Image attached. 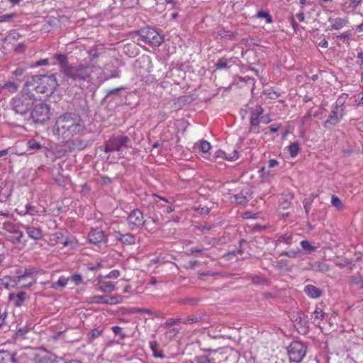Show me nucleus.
<instances>
[{"mask_svg":"<svg viewBox=\"0 0 363 363\" xmlns=\"http://www.w3.org/2000/svg\"><path fill=\"white\" fill-rule=\"evenodd\" d=\"M49 65V61L48 59H43V60H40L38 61H37L34 65V67H40V66H44V65Z\"/></svg>","mask_w":363,"mask_h":363,"instance_id":"obj_55","label":"nucleus"},{"mask_svg":"<svg viewBox=\"0 0 363 363\" xmlns=\"http://www.w3.org/2000/svg\"><path fill=\"white\" fill-rule=\"evenodd\" d=\"M138 35L142 40L155 47H159L164 41L163 36L150 27L140 28L138 31Z\"/></svg>","mask_w":363,"mask_h":363,"instance_id":"obj_7","label":"nucleus"},{"mask_svg":"<svg viewBox=\"0 0 363 363\" xmlns=\"http://www.w3.org/2000/svg\"><path fill=\"white\" fill-rule=\"evenodd\" d=\"M258 18H264L267 23H272V17L268 11H259L257 13L256 16Z\"/></svg>","mask_w":363,"mask_h":363,"instance_id":"obj_29","label":"nucleus"},{"mask_svg":"<svg viewBox=\"0 0 363 363\" xmlns=\"http://www.w3.org/2000/svg\"><path fill=\"white\" fill-rule=\"evenodd\" d=\"M85 129L84 121L79 115L66 113L57 118L52 133L57 138L67 139V143L74 145L77 141L71 139L84 135Z\"/></svg>","mask_w":363,"mask_h":363,"instance_id":"obj_1","label":"nucleus"},{"mask_svg":"<svg viewBox=\"0 0 363 363\" xmlns=\"http://www.w3.org/2000/svg\"><path fill=\"white\" fill-rule=\"evenodd\" d=\"M355 103L357 106L363 105V92L358 94L355 96Z\"/></svg>","mask_w":363,"mask_h":363,"instance_id":"obj_54","label":"nucleus"},{"mask_svg":"<svg viewBox=\"0 0 363 363\" xmlns=\"http://www.w3.org/2000/svg\"><path fill=\"white\" fill-rule=\"evenodd\" d=\"M101 330H100L97 328L93 329L90 332V338L91 340L95 339V338L99 337L101 335Z\"/></svg>","mask_w":363,"mask_h":363,"instance_id":"obj_52","label":"nucleus"},{"mask_svg":"<svg viewBox=\"0 0 363 363\" xmlns=\"http://www.w3.org/2000/svg\"><path fill=\"white\" fill-rule=\"evenodd\" d=\"M339 106H336L330 113L328 118L324 123L325 128H328L329 125H336L340 119L338 117Z\"/></svg>","mask_w":363,"mask_h":363,"instance_id":"obj_18","label":"nucleus"},{"mask_svg":"<svg viewBox=\"0 0 363 363\" xmlns=\"http://www.w3.org/2000/svg\"><path fill=\"white\" fill-rule=\"evenodd\" d=\"M122 328L119 326H113L112 328V331L115 335H118L121 332Z\"/></svg>","mask_w":363,"mask_h":363,"instance_id":"obj_64","label":"nucleus"},{"mask_svg":"<svg viewBox=\"0 0 363 363\" xmlns=\"http://www.w3.org/2000/svg\"><path fill=\"white\" fill-rule=\"evenodd\" d=\"M2 89H5L8 90V91L11 94L16 93L18 89V84L14 82H6L2 86Z\"/></svg>","mask_w":363,"mask_h":363,"instance_id":"obj_25","label":"nucleus"},{"mask_svg":"<svg viewBox=\"0 0 363 363\" xmlns=\"http://www.w3.org/2000/svg\"><path fill=\"white\" fill-rule=\"evenodd\" d=\"M292 242V236L289 234H284L279 235L277 239V243H285L286 245H290Z\"/></svg>","mask_w":363,"mask_h":363,"instance_id":"obj_36","label":"nucleus"},{"mask_svg":"<svg viewBox=\"0 0 363 363\" xmlns=\"http://www.w3.org/2000/svg\"><path fill=\"white\" fill-rule=\"evenodd\" d=\"M4 228L11 234H13L14 230H17L15 225H13L12 223H5L4 225Z\"/></svg>","mask_w":363,"mask_h":363,"instance_id":"obj_50","label":"nucleus"},{"mask_svg":"<svg viewBox=\"0 0 363 363\" xmlns=\"http://www.w3.org/2000/svg\"><path fill=\"white\" fill-rule=\"evenodd\" d=\"M178 333H179V330H178V329H176V328H174V329L169 330L167 333V334L169 337H172V336L176 335Z\"/></svg>","mask_w":363,"mask_h":363,"instance_id":"obj_62","label":"nucleus"},{"mask_svg":"<svg viewBox=\"0 0 363 363\" xmlns=\"http://www.w3.org/2000/svg\"><path fill=\"white\" fill-rule=\"evenodd\" d=\"M180 323H182L181 318H170L167 320L165 324L168 326H171L172 325Z\"/></svg>","mask_w":363,"mask_h":363,"instance_id":"obj_53","label":"nucleus"},{"mask_svg":"<svg viewBox=\"0 0 363 363\" xmlns=\"http://www.w3.org/2000/svg\"><path fill=\"white\" fill-rule=\"evenodd\" d=\"M121 275V273L119 272V270L118 269H114V270H112L111 271L106 277H104L105 278H108V279H117L118 277H119Z\"/></svg>","mask_w":363,"mask_h":363,"instance_id":"obj_49","label":"nucleus"},{"mask_svg":"<svg viewBox=\"0 0 363 363\" xmlns=\"http://www.w3.org/2000/svg\"><path fill=\"white\" fill-rule=\"evenodd\" d=\"M331 204L338 211L342 210L344 207L342 201L335 195H333L331 197Z\"/></svg>","mask_w":363,"mask_h":363,"instance_id":"obj_30","label":"nucleus"},{"mask_svg":"<svg viewBox=\"0 0 363 363\" xmlns=\"http://www.w3.org/2000/svg\"><path fill=\"white\" fill-rule=\"evenodd\" d=\"M71 280H72L76 285H79L82 282V277L80 274H74L70 277Z\"/></svg>","mask_w":363,"mask_h":363,"instance_id":"obj_51","label":"nucleus"},{"mask_svg":"<svg viewBox=\"0 0 363 363\" xmlns=\"http://www.w3.org/2000/svg\"><path fill=\"white\" fill-rule=\"evenodd\" d=\"M105 240V234L101 230L93 229L89 234V240L91 243L98 244L104 241Z\"/></svg>","mask_w":363,"mask_h":363,"instance_id":"obj_14","label":"nucleus"},{"mask_svg":"<svg viewBox=\"0 0 363 363\" xmlns=\"http://www.w3.org/2000/svg\"><path fill=\"white\" fill-rule=\"evenodd\" d=\"M26 86L24 84L21 93L11 100V108L16 113L21 115H24L30 110L34 103L37 101V97L32 93L30 89L28 88V90H26Z\"/></svg>","mask_w":363,"mask_h":363,"instance_id":"obj_3","label":"nucleus"},{"mask_svg":"<svg viewBox=\"0 0 363 363\" xmlns=\"http://www.w3.org/2000/svg\"><path fill=\"white\" fill-rule=\"evenodd\" d=\"M26 232L28 237L34 240H39L43 237V232L38 228H35L33 226H27L26 227Z\"/></svg>","mask_w":363,"mask_h":363,"instance_id":"obj_20","label":"nucleus"},{"mask_svg":"<svg viewBox=\"0 0 363 363\" xmlns=\"http://www.w3.org/2000/svg\"><path fill=\"white\" fill-rule=\"evenodd\" d=\"M99 67L92 65L80 64L77 66L66 67L65 75L75 81H85L89 83L91 80V74Z\"/></svg>","mask_w":363,"mask_h":363,"instance_id":"obj_5","label":"nucleus"},{"mask_svg":"<svg viewBox=\"0 0 363 363\" xmlns=\"http://www.w3.org/2000/svg\"><path fill=\"white\" fill-rule=\"evenodd\" d=\"M282 255H285L290 257H296V255H297V252L292 250V251H289V252H283Z\"/></svg>","mask_w":363,"mask_h":363,"instance_id":"obj_61","label":"nucleus"},{"mask_svg":"<svg viewBox=\"0 0 363 363\" xmlns=\"http://www.w3.org/2000/svg\"><path fill=\"white\" fill-rule=\"evenodd\" d=\"M23 237V233L22 231H20L18 230H14L13 234H12L11 236H10L9 240H11L13 242H18L20 243L21 242V239Z\"/></svg>","mask_w":363,"mask_h":363,"instance_id":"obj_32","label":"nucleus"},{"mask_svg":"<svg viewBox=\"0 0 363 363\" xmlns=\"http://www.w3.org/2000/svg\"><path fill=\"white\" fill-rule=\"evenodd\" d=\"M291 26L293 27L294 30L295 32H296L298 29V23L295 21V19L294 17H291Z\"/></svg>","mask_w":363,"mask_h":363,"instance_id":"obj_59","label":"nucleus"},{"mask_svg":"<svg viewBox=\"0 0 363 363\" xmlns=\"http://www.w3.org/2000/svg\"><path fill=\"white\" fill-rule=\"evenodd\" d=\"M90 302L92 303H106L108 304V296H94L90 298Z\"/></svg>","mask_w":363,"mask_h":363,"instance_id":"obj_31","label":"nucleus"},{"mask_svg":"<svg viewBox=\"0 0 363 363\" xmlns=\"http://www.w3.org/2000/svg\"><path fill=\"white\" fill-rule=\"evenodd\" d=\"M306 354V347L299 341L292 342L288 347V354L291 362H301Z\"/></svg>","mask_w":363,"mask_h":363,"instance_id":"obj_8","label":"nucleus"},{"mask_svg":"<svg viewBox=\"0 0 363 363\" xmlns=\"http://www.w3.org/2000/svg\"><path fill=\"white\" fill-rule=\"evenodd\" d=\"M363 0H350V7L356 9L359 5L361 4Z\"/></svg>","mask_w":363,"mask_h":363,"instance_id":"obj_57","label":"nucleus"},{"mask_svg":"<svg viewBox=\"0 0 363 363\" xmlns=\"http://www.w3.org/2000/svg\"><path fill=\"white\" fill-rule=\"evenodd\" d=\"M36 272L33 269H26L23 274L15 278L5 277L0 279V286L4 285L6 288L17 287L26 288L32 286L36 282Z\"/></svg>","mask_w":363,"mask_h":363,"instance_id":"obj_4","label":"nucleus"},{"mask_svg":"<svg viewBox=\"0 0 363 363\" xmlns=\"http://www.w3.org/2000/svg\"><path fill=\"white\" fill-rule=\"evenodd\" d=\"M55 58L58 61L61 66V72L65 74V68L66 67H72L67 64V58L65 55L56 54Z\"/></svg>","mask_w":363,"mask_h":363,"instance_id":"obj_24","label":"nucleus"},{"mask_svg":"<svg viewBox=\"0 0 363 363\" xmlns=\"http://www.w3.org/2000/svg\"><path fill=\"white\" fill-rule=\"evenodd\" d=\"M288 150L291 157H295L300 151V144L298 142H294L288 147Z\"/></svg>","mask_w":363,"mask_h":363,"instance_id":"obj_26","label":"nucleus"},{"mask_svg":"<svg viewBox=\"0 0 363 363\" xmlns=\"http://www.w3.org/2000/svg\"><path fill=\"white\" fill-rule=\"evenodd\" d=\"M279 162L277 160L275 159H271L269 160V162H268V166L269 168H272L277 165H278Z\"/></svg>","mask_w":363,"mask_h":363,"instance_id":"obj_58","label":"nucleus"},{"mask_svg":"<svg viewBox=\"0 0 363 363\" xmlns=\"http://www.w3.org/2000/svg\"><path fill=\"white\" fill-rule=\"evenodd\" d=\"M50 106L40 102L33 106L30 112V119L35 124L44 125L50 120Z\"/></svg>","mask_w":363,"mask_h":363,"instance_id":"obj_6","label":"nucleus"},{"mask_svg":"<svg viewBox=\"0 0 363 363\" xmlns=\"http://www.w3.org/2000/svg\"><path fill=\"white\" fill-rule=\"evenodd\" d=\"M69 278L65 277H60L56 282L52 284V288L57 289L59 287L63 288L66 286L68 283Z\"/></svg>","mask_w":363,"mask_h":363,"instance_id":"obj_28","label":"nucleus"},{"mask_svg":"<svg viewBox=\"0 0 363 363\" xmlns=\"http://www.w3.org/2000/svg\"><path fill=\"white\" fill-rule=\"evenodd\" d=\"M263 113V108L261 106H258L256 111L251 114L250 117V125L252 127L256 128L259 124V118Z\"/></svg>","mask_w":363,"mask_h":363,"instance_id":"obj_21","label":"nucleus"},{"mask_svg":"<svg viewBox=\"0 0 363 363\" xmlns=\"http://www.w3.org/2000/svg\"><path fill=\"white\" fill-rule=\"evenodd\" d=\"M218 158H222L224 160H230V158H228L225 155V153L223 151H222L221 150H216L213 155V160H216Z\"/></svg>","mask_w":363,"mask_h":363,"instance_id":"obj_44","label":"nucleus"},{"mask_svg":"<svg viewBox=\"0 0 363 363\" xmlns=\"http://www.w3.org/2000/svg\"><path fill=\"white\" fill-rule=\"evenodd\" d=\"M267 94V97L270 99H277L280 96L279 93H278L277 91H269Z\"/></svg>","mask_w":363,"mask_h":363,"instance_id":"obj_56","label":"nucleus"},{"mask_svg":"<svg viewBox=\"0 0 363 363\" xmlns=\"http://www.w3.org/2000/svg\"><path fill=\"white\" fill-rule=\"evenodd\" d=\"M26 72V69L25 68H22V67H18L16 68L13 72H12V74L13 77H15L16 79H19V77H21V76H23V74H24V72Z\"/></svg>","mask_w":363,"mask_h":363,"instance_id":"obj_47","label":"nucleus"},{"mask_svg":"<svg viewBox=\"0 0 363 363\" xmlns=\"http://www.w3.org/2000/svg\"><path fill=\"white\" fill-rule=\"evenodd\" d=\"M128 140L129 139L127 136L118 135L113 137L106 142L104 150L106 152L114 151L119 152L123 148L127 147Z\"/></svg>","mask_w":363,"mask_h":363,"instance_id":"obj_9","label":"nucleus"},{"mask_svg":"<svg viewBox=\"0 0 363 363\" xmlns=\"http://www.w3.org/2000/svg\"><path fill=\"white\" fill-rule=\"evenodd\" d=\"M115 236L118 240L125 245H133L135 242V236L130 233L122 234L116 232Z\"/></svg>","mask_w":363,"mask_h":363,"instance_id":"obj_19","label":"nucleus"},{"mask_svg":"<svg viewBox=\"0 0 363 363\" xmlns=\"http://www.w3.org/2000/svg\"><path fill=\"white\" fill-rule=\"evenodd\" d=\"M324 305L323 303H319L315 305L314 311L312 312L311 315V318L315 325H319L320 324V321H322L325 315V313L324 311Z\"/></svg>","mask_w":363,"mask_h":363,"instance_id":"obj_12","label":"nucleus"},{"mask_svg":"<svg viewBox=\"0 0 363 363\" xmlns=\"http://www.w3.org/2000/svg\"><path fill=\"white\" fill-rule=\"evenodd\" d=\"M195 361L196 363H216L214 359L210 358L206 355L197 357Z\"/></svg>","mask_w":363,"mask_h":363,"instance_id":"obj_38","label":"nucleus"},{"mask_svg":"<svg viewBox=\"0 0 363 363\" xmlns=\"http://www.w3.org/2000/svg\"><path fill=\"white\" fill-rule=\"evenodd\" d=\"M352 284H354L360 288H363V279L360 277H353L351 278Z\"/></svg>","mask_w":363,"mask_h":363,"instance_id":"obj_48","label":"nucleus"},{"mask_svg":"<svg viewBox=\"0 0 363 363\" xmlns=\"http://www.w3.org/2000/svg\"><path fill=\"white\" fill-rule=\"evenodd\" d=\"M27 147L29 150H40L42 148V145L35 139H30L27 142Z\"/></svg>","mask_w":363,"mask_h":363,"instance_id":"obj_34","label":"nucleus"},{"mask_svg":"<svg viewBox=\"0 0 363 363\" xmlns=\"http://www.w3.org/2000/svg\"><path fill=\"white\" fill-rule=\"evenodd\" d=\"M303 291L309 298L313 299L318 298L323 295L322 290L312 284L305 286Z\"/></svg>","mask_w":363,"mask_h":363,"instance_id":"obj_15","label":"nucleus"},{"mask_svg":"<svg viewBox=\"0 0 363 363\" xmlns=\"http://www.w3.org/2000/svg\"><path fill=\"white\" fill-rule=\"evenodd\" d=\"M124 298L121 295L108 296V304H118L123 303Z\"/></svg>","mask_w":363,"mask_h":363,"instance_id":"obj_33","label":"nucleus"},{"mask_svg":"<svg viewBox=\"0 0 363 363\" xmlns=\"http://www.w3.org/2000/svg\"><path fill=\"white\" fill-rule=\"evenodd\" d=\"M135 312H138V313H148V314H151L152 313V311L150 310L146 309V308H135Z\"/></svg>","mask_w":363,"mask_h":363,"instance_id":"obj_60","label":"nucleus"},{"mask_svg":"<svg viewBox=\"0 0 363 363\" xmlns=\"http://www.w3.org/2000/svg\"><path fill=\"white\" fill-rule=\"evenodd\" d=\"M26 208L27 212L30 215H43L46 212L45 208H43L40 211H35L34 208L30 206H28Z\"/></svg>","mask_w":363,"mask_h":363,"instance_id":"obj_42","label":"nucleus"},{"mask_svg":"<svg viewBox=\"0 0 363 363\" xmlns=\"http://www.w3.org/2000/svg\"><path fill=\"white\" fill-rule=\"evenodd\" d=\"M294 198V195L291 194L289 196V199H282V200L279 203V207L282 209H288L290 208L291 205V200Z\"/></svg>","mask_w":363,"mask_h":363,"instance_id":"obj_37","label":"nucleus"},{"mask_svg":"<svg viewBox=\"0 0 363 363\" xmlns=\"http://www.w3.org/2000/svg\"><path fill=\"white\" fill-rule=\"evenodd\" d=\"M311 197H312V199H311V201H308V200L306 199L303 202V207H304V209H305L306 215H308L309 213L310 206L311 205V203L313 202V199L315 198V196L312 194Z\"/></svg>","mask_w":363,"mask_h":363,"instance_id":"obj_46","label":"nucleus"},{"mask_svg":"<svg viewBox=\"0 0 363 363\" xmlns=\"http://www.w3.org/2000/svg\"><path fill=\"white\" fill-rule=\"evenodd\" d=\"M228 62V60L225 57L220 58L218 60L217 63L216 64V69H225L227 67Z\"/></svg>","mask_w":363,"mask_h":363,"instance_id":"obj_40","label":"nucleus"},{"mask_svg":"<svg viewBox=\"0 0 363 363\" xmlns=\"http://www.w3.org/2000/svg\"><path fill=\"white\" fill-rule=\"evenodd\" d=\"M0 363H16L15 355L8 351H0Z\"/></svg>","mask_w":363,"mask_h":363,"instance_id":"obj_22","label":"nucleus"},{"mask_svg":"<svg viewBox=\"0 0 363 363\" xmlns=\"http://www.w3.org/2000/svg\"><path fill=\"white\" fill-rule=\"evenodd\" d=\"M96 289L98 291L100 292L111 293L115 291L116 286L111 281H106L105 277L100 275L97 278Z\"/></svg>","mask_w":363,"mask_h":363,"instance_id":"obj_11","label":"nucleus"},{"mask_svg":"<svg viewBox=\"0 0 363 363\" xmlns=\"http://www.w3.org/2000/svg\"><path fill=\"white\" fill-rule=\"evenodd\" d=\"M129 225L133 227H140L145 223L143 213L139 209L133 210L127 218Z\"/></svg>","mask_w":363,"mask_h":363,"instance_id":"obj_10","label":"nucleus"},{"mask_svg":"<svg viewBox=\"0 0 363 363\" xmlns=\"http://www.w3.org/2000/svg\"><path fill=\"white\" fill-rule=\"evenodd\" d=\"M150 347L155 357L164 358L163 351L160 349L159 345L155 341L150 342Z\"/></svg>","mask_w":363,"mask_h":363,"instance_id":"obj_23","label":"nucleus"},{"mask_svg":"<svg viewBox=\"0 0 363 363\" xmlns=\"http://www.w3.org/2000/svg\"><path fill=\"white\" fill-rule=\"evenodd\" d=\"M250 197V194L247 196L246 195H244L243 192L235 196V201L240 204L246 203L249 200Z\"/></svg>","mask_w":363,"mask_h":363,"instance_id":"obj_39","label":"nucleus"},{"mask_svg":"<svg viewBox=\"0 0 363 363\" xmlns=\"http://www.w3.org/2000/svg\"><path fill=\"white\" fill-rule=\"evenodd\" d=\"M14 13H7L0 16V23L9 22L15 18Z\"/></svg>","mask_w":363,"mask_h":363,"instance_id":"obj_43","label":"nucleus"},{"mask_svg":"<svg viewBox=\"0 0 363 363\" xmlns=\"http://www.w3.org/2000/svg\"><path fill=\"white\" fill-rule=\"evenodd\" d=\"M277 267L281 269H287L290 266L287 259H281L277 262Z\"/></svg>","mask_w":363,"mask_h":363,"instance_id":"obj_45","label":"nucleus"},{"mask_svg":"<svg viewBox=\"0 0 363 363\" xmlns=\"http://www.w3.org/2000/svg\"><path fill=\"white\" fill-rule=\"evenodd\" d=\"M280 128V125H270L269 126V132L270 133H275L278 131V130Z\"/></svg>","mask_w":363,"mask_h":363,"instance_id":"obj_63","label":"nucleus"},{"mask_svg":"<svg viewBox=\"0 0 363 363\" xmlns=\"http://www.w3.org/2000/svg\"><path fill=\"white\" fill-rule=\"evenodd\" d=\"M328 21L330 23V30H340L348 23L347 18H329Z\"/></svg>","mask_w":363,"mask_h":363,"instance_id":"obj_16","label":"nucleus"},{"mask_svg":"<svg viewBox=\"0 0 363 363\" xmlns=\"http://www.w3.org/2000/svg\"><path fill=\"white\" fill-rule=\"evenodd\" d=\"M300 244L303 250L308 252H313L315 249V247L312 246L308 240H302Z\"/></svg>","mask_w":363,"mask_h":363,"instance_id":"obj_41","label":"nucleus"},{"mask_svg":"<svg viewBox=\"0 0 363 363\" xmlns=\"http://www.w3.org/2000/svg\"><path fill=\"white\" fill-rule=\"evenodd\" d=\"M196 145L199 150L203 154L208 153L209 150L211 149V143L204 140H200Z\"/></svg>","mask_w":363,"mask_h":363,"instance_id":"obj_27","label":"nucleus"},{"mask_svg":"<svg viewBox=\"0 0 363 363\" xmlns=\"http://www.w3.org/2000/svg\"><path fill=\"white\" fill-rule=\"evenodd\" d=\"M313 267L316 271L323 273L330 270V266L325 262H315L313 265Z\"/></svg>","mask_w":363,"mask_h":363,"instance_id":"obj_35","label":"nucleus"},{"mask_svg":"<svg viewBox=\"0 0 363 363\" xmlns=\"http://www.w3.org/2000/svg\"><path fill=\"white\" fill-rule=\"evenodd\" d=\"M238 35L237 31L228 30L224 28H220L216 33L215 39L217 40H231L235 38Z\"/></svg>","mask_w":363,"mask_h":363,"instance_id":"obj_13","label":"nucleus"},{"mask_svg":"<svg viewBox=\"0 0 363 363\" xmlns=\"http://www.w3.org/2000/svg\"><path fill=\"white\" fill-rule=\"evenodd\" d=\"M27 297L28 296L26 292H20L17 294H10L9 296V300L15 306L20 307L23 305Z\"/></svg>","mask_w":363,"mask_h":363,"instance_id":"obj_17","label":"nucleus"},{"mask_svg":"<svg viewBox=\"0 0 363 363\" xmlns=\"http://www.w3.org/2000/svg\"><path fill=\"white\" fill-rule=\"evenodd\" d=\"M26 90L28 88L31 91H35L38 94H44L46 96H51L58 87V82L54 74L50 75H33L25 82Z\"/></svg>","mask_w":363,"mask_h":363,"instance_id":"obj_2","label":"nucleus"}]
</instances>
